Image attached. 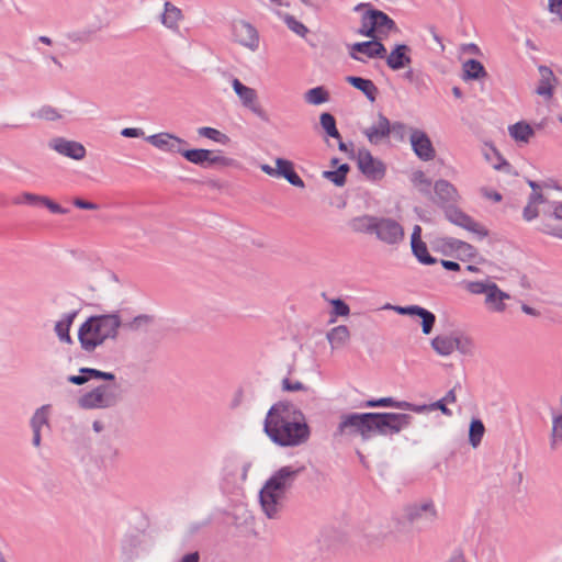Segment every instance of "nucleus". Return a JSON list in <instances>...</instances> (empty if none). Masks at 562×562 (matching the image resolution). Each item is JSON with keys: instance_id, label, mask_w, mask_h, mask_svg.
Wrapping results in <instances>:
<instances>
[{"instance_id": "1", "label": "nucleus", "mask_w": 562, "mask_h": 562, "mask_svg": "<svg viewBox=\"0 0 562 562\" xmlns=\"http://www.w3.org/2000/svg\"><path fill=\"white\" fill-rule=\"evenodd\" d=\"M263 434L280 448H295L308 441L312 428L306 416L288 400L273 403L262 424Z\"/></svg>"}, {"instance_id": "2", "label": "nucleus", "mask_w": 562, "mask_h": 562, "mask_svg": "<svg viewBox=\"0 0 562 562\" xmlns=\"http://www.w3.org/2000/svg\"><path fill=\"white\" fill-rule=\"evenodd\" d=\"M413 416L392 412H351L339 416V423L333 432L334 439L360 437L363 442L374 436H393L412 424Z\"/></svg>"}, {"instance_id": "3", "label": "nucleus", "mask_w": 562, "mask_h": 562, "mask_svg": "<svg viewBox=\"0 0 562 562\" xmlns=\"http://www.w3.org/2000/svg\"><path fill=\"white\" fill-rule=\"evenodd\" d=\"M123 321L119 311L90 315L78 328V341L81 350L93 353L108 339L116 340Z\"/></svg>"}, {"instance_id": "4", "label": "nucleus", "mask_w": 562, "mask_h": 562, "mask_svg": "<svg viewBox=\"0 0 562 562\" xmlns=\"http://www.w3.org/2000/svg\"><path fill=\"white\" fill-rule=\"evenodd\" d=\"M305 471V467L293 468L284 465L278 469L263 484L259 491V504L265 515L270 518H277L282 508V501L285 493L290 490L300 474Z\"/></svg>"}, {"instance_id": "5", "label": "nucleus", "mask_w": 562, "mask_h": 562, "mask_svg": "<svg viewBox=\"0 0 562 562\" xmlns=\"http://www.w3.org/2000/svg\"><path fill=\"white\" fill-rule=\"evenodd\" d=\"M394 540L392 532H384L382 529H358L349 539L341 529H329L322 546L327 550L337 551L344 548L349 541L357 543L360 549L373 551L382 548Z\"/></svg>"}, {"instance_id": "6", "label": "nucleus", "mask_w": 562, "mask_h": 562, "mask_svg": "<svg viewBox=\"0 0 562 562\" xmlns=\"http://www.w3.org/2000/svg\"><path fill=\"white\" fill-rule=\"evenodd\" d=\"M364 37L389 36L391 33H398L400 29L395 21L382 10L370 7L361 16V25L356 31Z\"/></svg>"}, {"instance_id": "7", "label": "nucleus", "mask_w": 562, "mask_h": 562, "mask_svg": "<svg viewBox=\"0 0 562 562\" xmlns=\"http://www.w3.org/2000/svg\"><path fill=\"white\" fill-rule=\"evenodd\" d=\"M209 524L215 527H249L255 524V517L244 505H236L232 510H214Z\"/></svg>"}, {"instance_id": "8", "label": "nucleus", "mask_w": 562, "mask_h": 562, "mask_svg": "<svg viewBox=\"0 0 562 562\" xmlns=\"http://www.w3.org/2000/svg\"><path fill=\"white\" fill-rule=\"evenodd\" d=\"M358 170L369 181H380L386 175V165L379 158L374 157L367 148H360L357 153Z\"/></svg>"}, {"instance_id": "9", "label": "nucleus", "mask_w": 562, "mask_h": 562, "mask_svg": "<svg viewBox=\"0 0 562 562\" xmlns=\"http://www.w3.org/2000/svg\"><path fill=\"white\" fill-rule=\"evenodd\" d=\"M445 216L450 223L476 234L480 239L487 237L490 234L485 226L474 221L472 216L456 205L447 206L445 209Z\"/></svg>"}, {"instance_id": "10", "label": "nucleus", "mask_w": 562, "mask_h": 562, "mask_svg": "<svg viewBox=\"0 0 562 562\" xmlns=\"http://www.w3.org/2000/svg\"><path fill=\"white\" fill-rule=\"evenodd\" d=\"M232 87L245 108L249 109L262 121H270L268 113L259 104L256 103L257 91L255 89L247 87L238 78L235 77L232 80Z\"/></svg>"}, {"instance_id": "11", "label": "nucleus", "mask_w": 562, "mask_h": 562, "mask_svg": "<svg viewBox=\"0 0 562 562\" xmlns=\"http://www.w3.org/2000/svg\"><path fill=\"white\" fill-rule=\"evenodd\" d=\"M374 234L378 239L389 245H394L403 240L404 228L395 220L390 217H378L376 229Z\"/></svg>"}, {"instance_id": "12", "label": "nucleus", "mask_w": 562, "mask_h": 562, "mask_svg": "<svg viewBox=\"0 0 562 562\" xmlns=\"http://www.w3.org/2000/svg\"><path fill=\"white\" fill-rule=\"evenodd\" d=\"M145 140L162 151L180 155L183 147L189 146L186 139L167 132L149 135L145 137Z\"/></svg>"}, {"instance_id": "13", "label": "nucleus", "mask_w": 562, "mask_h": 562, "mask_svg": "<svg viewBox=\"0 0 562 562\" xmlns=\"http://www.w3.org/2000/svg\"><path fill=\"white\" fill-rule=\"evenodd\" d=\"M411 146L414 154L423 161L432 160L436 157V149L430 137L425 131L411 128Z\"/></svg>"}, {"instance_id": "14", "label": "nucleus", "mask_w": 562, "mask_h": 562, "mask_svg": "<svg viewBox=\"0 0 562 562\" xmlns=\"http://www.w3.org/2000/svg\"><path fill=\"white\" fill-rule=\"evenodd\" d=\"M48 147L56 150L58 154L74 160H81L87 155V150L81 143L69 140L65 137L52 138L48 143Z\"/></svg>"}, {"instance_id": "15", "label": "nucleus", "mask_w": 562, "mask_h": 562, "mask_svg": "<svg viewBox=\"0 0 562 562\" xmlns=\"http://www.w3.org/2000/svg\"><path fill=\"white\" fill-rule=\"evenodd\" d=\"M233 32L235 36V41L251 49L257 50L259 47V34L257 29L246 21H239L238 23L234 24Z\"/></svg>"}, {"instance_id": "16", "label": "nucleus", "mask_w": 562, "mask_h": 562, "mask_svg": "<svg viewBox=\"0 0 562 562\" xmlns=\"http://www.w3.org/2000/svg\"><path fill=\"white\" fill-rule=\"evenodd\" d=\"M411 54L412 47L409 45L405 43H397L392 47L385 63L391 70H401L412 64Z\"/></svg>"}, {"instance_id": "17", "label": "nucleus", "mask_w": 562, "mask_h": 562, "mask_svg": "<svg viewBox=\"0 0 562 562\" xmlns=\"http://www.w3.org/2000/svg\"><path fill=\"white\" fill-rule=\"evenodd\" d=\"M405 520L398 521V524H414L418 521L420 518H425L426 520H431L436 517V508L432 501L425 502L423 504H409L404 507Z\"/></svg>"}, {"instance_id": "18", "label": "nucleus", "mask_w": 562, "mask_h": 562, "mask_svg": "<svg viewBox=\"0 0 562 562\" xmlns=\"http://www.w3.org/2000/svg\"><path fill=\"white\" fill-rule=\"evenodd\" d=\"M116 379L113 372L101 371L94 368L82 367L79 369L78 374H70L67 381L74 385H83L90 380H103L106 382H114Z\"/></svg>"}, {"instance_id": "19", "label": "nucleus", "mask_w": 562, "mask_h": 562, "mask_svg": "<svg viewBox=\"0 0 562 562\" xmlns=\"http://www.w3.org/2000/svg\"><path fill=\"white\" fill-rule=\"evenodd\" d=\"M538 70L540 74V79L535 93L549 100L554 94V89L559 83V79L549 66L540 65Z\"/></svg>"}, {"instance_id": "20", "label": "nucleus", "mask_w": 562, "mask_h": 562, "mask_svg": "<svg viewBox=\"0 0 562 562\" xmlns=\"http://www.w3.org/2000/svg\"><path fill=\"white\" fill-rule=\"evenodd\" d=\"M371 144H379L391 135V121L382 113H378V123L363 131Z\"/></svg>"}, {"instance_id": "21", "label": "nucleus", "mask_w": 562, "mask_h": 562, "mask_svg": "<svg viewBox=\"0 0 562 562\" xmlns=\"http://www.w3.org/2000/svg\"><path fill=\"white\" fill-rule=\"evenodd\" d=\"M345 80L348 85L361 91L371 103L376 101L379 89L371 79L350 75Z\"/></svg>"}, {"instance_id": "22", "label": "nucleus", "mask_w": 562, "mask_h": 562, "mask_svg": "<svg viewBox=\"0 0 562 562\" xmlns=\"http://www.w3.org/2000/svg\"><path fill=\"white\" fill-rule=\"evenodd\" d=\"M78 404L83 409L109 408L115 406L113 401H108L95 389H92L91 391L81 395L78 400Z\"/></svg>"}, {"instance_id": "23", "label": "nucleus", "mask_w": 562, "mask_h": 562, "mask_svg": "<svg viewBox=\"0 0 562 562\" xmlns=\"http://www.w3.org/2000/svg\"><path fill=\"white\" fill-rule=\"evenodd\" d=\"M276 165L279 167L278 178L285 179L290 184L296 188L305 187V182L294 169L293 161L285 158H277Z\"/></svg>"}, {"instance_id": "24", "label": "nucleus", "mask_w": 562, "mask_h": 562, "mask_svg": "<svg viewBox=\"0 0 562 562\" xmlns=\"http://www.w3.org/2000/svg\"><path fill=\"white\" fill-rule=\"evenodd\" d=\"M79 314V310L65 313L58 322H56L54 330L56 336L61 342L71 345L74 342L70 336V328L74 324L75 318Z\"/></svg>"}, {"instance_id": "25", "label": "nucleus", "mask_w": 562, "mask_h": 562, "mask_svg": "<svg viewBox=\"0 0 562 562\" xmlns=\"http://www.w3.org/2000/svg\"><path fill=\"white\" fill-rule=\"evenodd\" d=\"M488 76L484 65L475 58H470L462 64L461 78L464 81H476Z\"/></svg>"}, {"instance_id": "26", "label": "nucleus", "mask_w": 562, "mask_h": 562, "mask_svg": "<svg viewBox=\"0 0 562 562\" xmlns=\"http://www.w3.org/2000/svg\"><path fill=\"white\" fill-rule=\"evenodd\" d=\"M211 149L204 148H189L184 146L181 156L189 162L200 166L202 168H210Z\"/></svg>"}, {"instance_id": "27", "label": "nucleus", "mask_w": 562, "mask_h": 562, "mask_svg": "<svg viewBox=\"0 0 562 562\" xmlns=\"http://www.w3.org/2000/svg\"><path fill=\"white\" fill-rule=\"evenodd\" d=\"M509 136L517 143H529L535 135L533 127L526 121H518L508 126Z\"/></svg>"}, {"instance_id": "28", "label": "nucleus", "mask_w": 562, "mask_h": 562, "mask_svg": "<svg viewBox=\"0 0 562 562\" xmlns=\"http://www.w3.org/2000/svg\"><path fill=\"white\" fill-rule=\"evenodd\" d=\"M435 193L440 203L456 202L458 198V191L456 187L445 179H439L434 184Z\"/></svg>"}, {"instance_id": "29", "label": "nucleus", "mask_w": 562, "mask_h": 562, "mask_svg": "<svg viewBox=\"0 0 562 562\" xmlns=\"http://www.w3.org/2000/svg\"><path fill=\"white\" fill-rule=\"evenodd\" d=\"M461 239L454 237H438L434 239L430 245L435 252L443 256H453L458 251Z\"/></svg>"}, {"instance_id": "30", "label": "nucleus", "mask_w": 562, "mask_h": 562, "mask_svg": "<svg viewBox=\"0 0 562 562\" xmlns=\"http://www.w3.org/2000/svg\"><path fill=\"white\" fill-rule=\"evenodd\" d=\"M486 295V303L492 305L496 312H503L506 308L504 300L509 299V294L502 291L496 283H492L488 288Z\"/></svg>"}, {"instance_id": "31", "label": "nucleus", "mask_w": 562, "mask_h": 562, "mask_svg": "<svg viewBox=\"0 0 562 562\" xmlns=\"http://www.w3.org/2000/svg\"><path fill=\"white\" fill-rule=\"evenodd\" d=\"M376 221L378 216L361 215L353 217L349 225L356 233L374 234V229H376Z\"/></svg>"}, {"instance_id": "32", "label": "nucleus", "mask_w": 562, "mask_h": 562, "mask_svg": "<svg viewBox=\"0 0 562 562\" xmlns=\"http://www.w3.org/2000/svg\"><path fill=\"white\" fill-rule=\"evenodd\" d=\"M347 162L340 164L335 170H324L322 177L330 181L336 187H344L347 182V176L350 171Z\"/></svg>"}, {"instance_id": "33", "label": "nucleus", "mask_w": 562, "mask_h": 562, "mask_svg": "<svg viewBox=\"0 0 562 562\" xmlns=\"http://www.w3.org/2000/svg\"><path fill=\"white\" fill-rule=\"evenodd\" d=\"M349 337L350 333L346 325H338L331 328L326 335L331 349H337L345 346Z\"/></svg>"}, {"instance_id": "34", "label": "nucleus", "mask_w": 562, "mask_h": 562, "mask_svg": "<svg viewBox=\"0 0 562 562\" xmlns=\"http://www.w3.org/2000/svg\"><path fill=\"white\" fill-rule=\"evenodd\" d=\"M347 48H348L349 57L352 58L353 60L364 63L366 60L360 56V54L366 55L368 58L373 59V52H372L373 49H372L371 40L363 41V42H356L352 44H347Z\"/></svg>"}, {"instance_id": "35", "label": "nucleus", "mask_w": 562, "mask_h": 562, "mask_svg": "<svg viewBox=\"0 0 562 562\" xmlns=\"http://www.w3.org/2000/svg\"><path fill=\"white\" fill-rule=\"evenodd\" d=\"M411 248L413 256L420 265L432 266L438 262L437 258L429 254L427 244L425 241H415L411 244Z\"/></svg>"}, {"instance_id": "36", "label": "nucleus", "mask_w": 562, "mask_h": 562, "mask_svg": "<svg viewBox=\"0 0 562 562\" xmlns=\"http://www.w3.org/2000/svg\"><path fill=\"white\" fill-rule=\"evenodd\" d=\"M182 19V12L171 2H165V11L161 14V23L168 29H177L178 21Z\"/></svg>"}, {"instance_id": "37", "label": "nucleus", "mask_w": 562, "mask_h": 562, "mask_svg": "<svg viewBox=\"0 0 562 562\" xmlns=\"http://www.w3.org/2000/svg\"><path fill=\"white\" fill-rule=\"evenodd\" d=\"M413 317L420 318V326L424 335H429L432 331L437 317L431 311L417 305Z\"/></svg>"}, {"instance_id": "38", "label": "nucleus", "mask_w": 562, "mask_h": 562, "mask_svg": "<svg viewBox=\"0 0 562 562\" xmlns=\"http://www.w3.org/2000/svg\"><path fill=\"white\" fill-rule=\"evenodd\" d=\"M319 124L324 131L326 138H340V133L337 128L336 117L329 112H323L319 115Z\"/></svg>"}, {"instance_id": "39", "label": "nucleus", "mask_w": 562, "mask_h": 562, "mask_svg": "<svg viewBox=\"0 0 562 562\" xmlns=\"http://www.w3.org/2000/svg\"><path fill=\"white\" fill-rule=\"evenodd\" d=\"M485 434V426L479 417H472L469 425V443L476 448L481 445Z\"/></svg>"}, {"instance_id": "40", "label": "nucleus", "mask_w": 562, "mask_h": 562, "mask_svg": "<svg viewBox=\"0 0 562 562\" xmlns=\"http://www.w3.org/2000/svg\"><path fill=\"white\" fill-rule=\"evenodd\" d=\"M432 349L440 356H449L453 352V336L438 335L430 341Z\"/></svg>"}, {"instance_id": "41", "label": "nucleus", "mask_w": 562, "mask_h": 562, "mask_svg": "<svg viewBox=\"0 0 562 562\" xmlns=\"http://www.w3.org/2000/svg\"><path fill=\"white\" fill-rule=\"evenodd\" d=\"M329 99V91L324 86L311 88L305 92V101L313 105L326 103Z\"/></svg>"}, {"instance_id": "42", "label": "nucleus", "mask_w": 562, "mask_h": 562, "mask_svg": "<svg viewBox=\"0 0 562 562\" xmlns=\"http://www.w3.org/2000/svg\"><path fill=\"white\" fill-rule=\"evenodd\" d=\"M52 409L50 404H45L38 407L31 417L30 426L32 429H42L44 425L49 426V413Z\"/></svg>"}, {"instance_id": "43", "label": "nucleus", "mask_w": 562, "mask_h": 562, "mask_svg": "<svg viewBox=\"0 0 562 562\" xmlns=\"http://www.w3.org/2000/svg\"><path fill=\"white\" fill-rule=\"evenodd\" d=\"M329 303L331 305L330 324L335 323L337 317H346L350 314V307L342 299H331Z\"/></svg>"}, {"instance_id": "44", "label": "nucleus", "mask_w": 562, "mask_h": 562, "mask_svg": "<svg viewBox=\"0 0 562 562\" xmlns=\"http://www.w3.org/2000/svg\"><path fill=\"white\" fill-rule=\"evenodd\" d=\"M198 134L202 137L209 138L222 145H226L231 142V138L226 134L210 126H203L198 128Z\"/></svg>"}, {"instance_id": "45", "label": "nucleus", "mask_w": 562, "mask_h": 562, "mask_svg": "<svg viewBox=\"0 0 562 562\" xmlns=\"http://www.w3.org/2000/svg\"><path fill=\"white\" fill-rule=\"evenodd\" d=\"M154 322V316L147 314H139L135 316L132 321L127 323H123L122 327L127 328L132 331H137L144 327H147Z\"/></svg>"}, {"instance_id": "46", "label": "nucleus", "mask_w": 562, "mask_h": 562, "mask_svg": "<svg viewBox=\"0 0 562 562\" xmlns=\"http://www.w3.org/2000/svg\"><path fill=\"white\" fill-rule=\"evenodd\" d=\"M283 22L292 32H294L301 37H305L306 34L310 32L305 24H303L294 15H291L289 13L283 14Z\"/></svg>"}, {"instance_id": "47", "label": "nucleus", "mask_w": 562, "mask_h": 562, "mask_svg": "<svg viewBox=\"0 0 562 562\" xmlns=\"http://www.w3.org/2000/svg\"><path fill=\"white\" fill-rule=\"evenodd\" d=\"M453 350H458L464 356H471L473 353L472 339L463 335L453 336Z\"/></svg>"}, {"instance_id": "48", "label": "nucleus", "mask_w": 562, "mask_h": 562, "mask_svg": "<svg viewBox=\"0 0 562 562\" xmlns=\"http://www.w3.org/2000/svg\"><path fill=\"white\" fill-rule=\"evenodd\" d=\"M411 180L414 186L419 187L420 193L425 195L430 194L431 180L426 178L424 171L417 170L413 172Z\"/></svg>"}, {"instance_id": "49", "label": "nucleus", "mask_w": 562, "mask_h": 562, "mask_svg": "<svg viewBox=\"0 0 562 562\" xmlns=\"http://www.w3.org/2000/svg\"><path fill=\"white\" fill-rule=\"evenodd\" d=\"M457 252V258L461 261L474 260L477 257L476 248L464 240L460 241Z\"/></svg>"}, {"instance_id": "50", "label": "nucleus", "mask_w": 562, "mask_h": 562, "mask_svg": "<svg viewBox=\"0 0 562 562\" xmlns=\"http://www.w3.org/2000/svg\"><path fill=\"white\" fill-rule=\"evenodd\" d=\"M215 153H221V150H212V155L210 156V167H237L239 162L231 157L215 155Z\"/></svg>"}, {"instance_id": "51", "label": "nucleus", "mask_w": 562, "mask_h": 562, "mask_svg": "<svg viewBox=\"0 0 562 562\" xmlns=\"http://www.w3.org/2000/svg\"><path fill=\"white\" fill-rule=\"evenodd\" d=\"M94 389L99 391L108 401H113L114 405H116L121 398L120 394L116 392L117 386L115 384H100Z\"/></svg>"}, {"instance_id": "52", "label": "nucleus", "mask_w": 562, "mask_h": 562, "mask_svg": "<svg viewBox=\"0 0 562 562\" xmlns=\"http://www.w3.org/2000/svg\"><path fill=\"white\" fill-rule=\"evenodd\" d=\"M384 36H378V37H370L371 44H372V52H373V59H385L387 58V49L385 45L383 44L382 40Z\"/></svg>"}, {"instance_id": "53", "label": "nucleus", "mask_w": 562, "mask_h": 562, "mask_svg": "<svg viewBox=\"0 0 562 562\" xmlns=\"http://www.w3.org/2000/svg\"><path fill=\"white\" fill-rule=\"evenodd\" d=\"M562 441V414L553 417L552 420V432H551V448L555 449L557 441Z\"/></svg>"}, {"instance_id": "54", "label": "nucleus", "mask_w": 562, "mask_h": 562, "mask_svg": "<svg viewBox=\"0 0 562 562\" xmlns=\"http://www.w3.org/2000/svg\"><path fill=\"white\" fill-rule=\"evenodd\" d=\"M392 405H393V397L386 396V397L371 398V400L364 401L360 405V407H363V408H376V407L392 408Z\"/></svg>"}, {"instance_id": "55", "label": "nucleus", "mask_w": 562, "mask_h": 562, "mask_svg": "<svg viewBox=\"0 0 562 562\" xmlns=\"http://www.w3.org/2000/svg\"><path fill=\"white\" fill-rule=\"evenodd\" d=\"M46 195H40L31 192H24L15 203H24L31 206H43Z\"/></svg>"}, {"instance_id": "56", "label": "nucleus", "mask_w": 562, "mask_h": 562, "mask_svg": "<svg viewBox=\"0 0 562 562\" xmlns=\"http://www.w3.org/2000/svg\"><path fill=\"white\" fill-rule=\"evenodd\" d=\"M93 33L92 30L74 31L67 34V38L72 43H88L91 41Z\"/></svg>"}, {"instance_id": "57", "label": "nucleus", "mask_w": 562, "mask_h": 562, "mask_svg": "<svg viewBox=\"0 0 562 562\" xmlns=\"http://www.w3.org/2000/svg\"><path fill=\"white\" fill-rule=\"evenodd\" d=\"M490 148L492 150V154L496 158V162L493 164L494 169L496 170H505L509 172L512 165L503 157V155L499 153V150L493 145H490Z\"/></svg>"}, {"instance_id": "58", "label": "nucleus", "mask_w": 562, "mask_h": 562, "mask_svg": "<svg viewBox=\"0 0 562 562\" xmlns=\"http://www.w3.org/2000/svg\"><path fill=\"white\" fill-rule=\"evenodd\" d=\"M492 283L490 281H470L467 283V290L473 294H486Z\"/></svg>"}, {"instance_id": "59", "label": "nucleus", "mask_w": 562, "mask_h": 562, "mask_svg": "<svg viewBox=\"0 0 562 562\" xmlns=\"http://www.w3.org/2000/svg\"><path fill=\"white\" fill-rule=\"evenodd\" d=\"M407 133V125L403 122H391V134L397 142H404Z\"/></svg>"}, {"instance_id": "60", "label": "nucleus", "mask_w": 562, "mask_h": 562, "mask_svg": "<svg viewBox=\"0 0 562 562\" xmlns=\"http://www.w3.org/2000/svg\"><path fill=\"white\" fill-rule=\"evenodd\" d=\"M281 387L283 392H297L308 390V387L301 381H291L289 378H284L282 380Z\"/></svg>"}, {"instance_id": "61", "label": "nucleus", "mask_w": 562, "mask_h": 562, "mask_svg": "<svg viewBox=\"0 0 562 562\" xmlns=\"http://www.w3.org/2000/svg\"><path fill=\"white\" fill-rule=\"evenodd\" d=\"M36 116L46 121H56L60 119V114H58L57 110L52 105H43L38 110Z\"/></svg>"}, {"instance_id": "62", "label": "nucleus", "mask_w": 562, "mask_h": 562, "mask_svg": "<svg viewBox=\"0 0 562 562\" xmlns=\"http://www.w3.org/2000/svg\"><path fill=\"white\" fill-rule=\"evenodd\" d=\"M402 78L411 83H414L415 86H419L422 83H424V75L423 72L420 71H415L414 69H408L406 70L403 75H402Z\"/></svg>"}, {"instance_id": "63", "label": "nucleus", "mask_w": 562, "mask_h": 562, "mask_svg": "<svg viewBox=\"0 0 562 562\" xmlns=\"http://www.w3.org/2000/svg\"><path fill=\"white\" fill-rule=\"evenodd\" d=\"M43 206L46 207L53 214H67L69 212L68 209L63 207L60 204H58L48 196H45V200L43 201Z\"/></svg>"}, {"instance_id": "64", "label": "nucleus", "mask_w": 562, "mask_h": 562, "mask_svg": "<svg viewBox=\"0 0 562 562\" xmlns=\"http://www.w3.org/2000/svg\"><path fill=\"white\" fill-rule=\"evenodd\" d=\"M538 231L554 237L562 238V226H553L549 223H542Z\"/></svg>"}]
</instances>
